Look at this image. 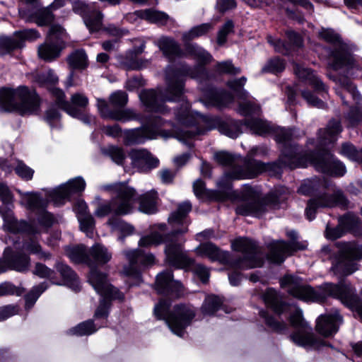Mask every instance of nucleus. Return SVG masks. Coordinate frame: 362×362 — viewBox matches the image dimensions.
I'll return each instance as SVG.
<instances>
[{"instance_id":"e2e57ef3","label":"nucleus","mask_w":362,"mask_h":362,"mask_svg":"<svg viewBox=\"0 0 362 362\" xmlns=\"http://www.w3.org/2000/svg\"><path fill=\"white\" fill-rule=\"evenodd\" d=\"M113 210L112 201H105L99 203L95 211V215L98 218H104L109 216Z\"/></svg>"},{"instance_id":"ddd939ff","label":"nucleus","mask_w":362,"mask_h":362,"mask_svg":"<svg viewBox=\"0 0 362 362\" xmlns=\"http://www.w3.org/2000/svg\"><path fill=\"white\" fill-rule=\"evenodd\" d=\"M319 36L327 42L336 44L332 52L329 65L334 70L348 69L352 64V58L348 51L347 46L342 43L339 35L330 29H322Z\"/></svg>"},{"instance_id":"4be33fe9","label":"nucleus","mask_w":362,"mask_h":362,"mask_svg":"<svg viewBox=\"0 0 362 362\" xmlns=\"http://www.w3.org/2000/svg\"><path fill=\"white\" fill-rule=\"evenodd\" d=\"M303 249H304V247L300 246L298 243L295 242L275 241L270 244V252L268 258L272 262L280 264L293 252Z\"/></svg>"},{"instance_id":"7ed1b4c3","label":"nucleus","mask_w":362,"mask_h":362,"mask_svg":"<svg viewBox=\"0 0 362 362\" xmlns=\"http://www.w3.org/2000/svg\"><path fill=\"white\" fill-rule=\"evenodd\" d=\"M281 286L296 298L304 301L323 302L327 296L339 299L345 306L356 312L362 318V300L356 294V289L344 281L338 284L326 283L316 291L303 284L302 280L292 275H286L280 281Z\"/></svg>"},{"instance_id":"f704fd0d","label":"nucleus","mask_w":362,"mask_h":362,"mask_svg":"<svg viewBox=\"0 0 362 362\" xmlns=\"http://www.w3.org/2000/svg\"><path fill=\"white\" fill-rule=\"evenodd\" d=\"M157 192L151 190L139 197V209L146 214H153L156 211Z\"/></svg>"},{"instance_id":"69168bd1","label":"nucleus","mask_w":362,"mask_h":362,"mask_svg":"<svg viewBox=\"0 0 362 362\" xmlns=\"http://www.w3.org/2000/svg\"><path fill=\"white\" fill-rule=\"evenodd\" d=\"M129 158V153H127L123 148H115V163L122 166L125 171L127 170L128 166L127 163H128Z\"/></svg>"},{"instance_id":"58836bf2","label":"nucleus","mask_w":362,"mask_h":362,"mask_svg":"<svg viewBox=\"0 0 362 362\" xmlns=\"http://www.w3.org/2000/svg\"><path fill=\"white\" fill-rule=\"evenodd\" d=\"M88 255L91 259V265L94 263L105 264L111 259V254L100 244H95L88 250Z\"/></svg>"},{"instance_id":"13d9d810","label":"nucleus","mask_w":362,"mask_h":362,"mask_svg":"<svg viewBox=\"0 0 362 362\" xmlns=\"http://www.w3.org/2000/svg\"><path fill=\"white\" fill-rule=\"evenodd\" d=\"M23 247L30 253L37 255L40 259H47L49 257V254L43 252L38 243L32 238H30L29 241L25 243Z\"/></svg>"},{"instance_id":"20e7f679","label":"nucleus","mask_w":362,"mask_h":362,"mask_svg":"<svg viewBox=\"0 0 362 362\" xmlns=\"http://www.w3.org/2000/svg\"><path fill=\"white\" fill-rule=\"evenodd\" d=\"M167 87L165 90L158 92L153 90H143L139 94L142 103L158 112L170 110L165 105L166 102L179 100L184 90V82L177 73L166 72Z\"/></svg>"},{"instance_id":"603ef678","label":"nucleus","mask_w":362,"mask_h":362,"mask_svg":"<svg viewBox=\"0 0 362 362\" xmlns=\"http://www.w3.org/2000/svg\"><path fill=\"white\" fill-rule=\"evenodd\" d=\"M101 19L100 12L93 10L88 17H85L84 23L91 32L97 31L100 28Z\"/></svg>"},{"instance_id":"c9c22d12","label":"nucleus","mask_w":362,"mask_h":362,"mask_svg":"<svg viewBox=\"0 0 362 362\" xmlns=\"http://www.w3.org/2000/svg\"><path fill=\"white\" fill-rule=\"evenodd\" d=\"M338 247L341 255L351 259H359L362 258V245H358L355 243H339Z\"/></svg>"},{"instance_id":"c756f323","label":"nucleus","mask_w":362,"mask_h":362,"mask_svg":"<svg viewBox=\"0 0 362 362\" xmlns=\"http://www.w3.org/2000/svg\"><path fill=\"white\" fill-rule=\"evenodd\" d=\"M16 192L20 195V204L27 209L35 211L45 209L46 206V202L37 192H23L21 189H16Z\"/></svg>"},{"instance_id":"6e6552de","label":"nucleus","mask_w":362,"mask_h":362,"mask_svg":"<svg viewBox=\"0 0 362 362\" xmlns=\"http://www.w3.org/2000/svg\"><path fill=\"white\" fill-rule=\"evenodd\" d=\"M184 241L170 240L165 248V260L171 266L179 269L193 268L194 274L203 283H206L209 278V272L202 264H194L193 259L189 257L183 251Z\"/></svg>"},{"instance_id":"423d86ee","label":"nucleus","mask_w":362,"mask_h":362,"mask_svg":"<svg viewBox=\"0 0 362 362\" xmlns=\"http://www.w3.org/2000/svg\"><path fill=\"white\" fill-rule=\"evenodd\" d=\"M40 98L35 90L25 86L16 88H0V109L6 112H37L40 107Z\"/></svg>"},{"instance_id":"f8f14e48","label":"nucleus","mask_w":362,"mask_h":362,"mask_svg":"<svg viewBox=\"0 0 362 362\" xmlns=\"http://www.w3.org/2000/svg\"><path fill=\"white\" fill-rule=\"evenodd\" d=\"M88 281L100 296V304L95 310V318H106L110 313L112 300V288L105 274L91 269Z\"/></svg>"},{"instance_id":"5fc2aeb1","label":"nucleus","mask_w":362,"mask_h":362,"mask_svg":"<svg viewBox=\"0 0 362 362\" xmlns=\"http://www.w3.org/2000/svg\"><path fill=\"white\" fill-rule=\"evenodd\" d=\"M285 69V63L283 60L278 57L271 59L267 63L263 66L262 71L267 73L277 74L281 72Z\"/></svg>"},{"instance_id":"473e14b6","label":"nucleus","mask_w":362,"mask_h":362,"mask_svg":"<svg viewBox=\"0 0 362 362\" xmlns=\"http://www.w3.org/2000/svg\"><path fill=\"white\" fill-rule=\"evenodd\" d=\"M157 45L163 54L170 59L180 57L182 54L179 44L171 37H160L157 41Z\"/></svg>"},{"instance_id":"6e6d98bb","label":"nucleus","mask_w":362,"mask_h":362,"mask_svg":"<svg viewBox=\"0 0 362 362\" xmlns=\"http://www.w3.org/2000/svg\"><path fill=\"white\" fill-rule=\"evenodd\" d=\"M233 101V96L226 92L216 93L211 100V105L221 109L228 106Z\"/></svg>"},{"instance_id":"aec40b11","label":"nucleus","mask_w":362,"mask_h":362,"mask_svg":"<svg viewBox=\"0 0 362 362\" xmlns=\"http://www.w3.org/2000/svg\"><path fill=\"white\" fill-rule=\"evenodd\" d=\"M332 196L323 194L322 196L310 199L305 209V216L310 221L315 218L317 209L320 207H332L337 205L346 206V200L339 190H333Z\"/></svg>"},{"instance_id":"9b49d317","label":"nucleus","mask_w":362,"mask_h":362,"mask_svg":"<svg viewBox=\"0 0 362 362\" xmlns=\"http://www.w3.org/2000/svg\"><path fill=\"white\" fill-rule=\"evenodd\" d=\"M232 247L234 250L243 254V257L231 262L234 267L247 269L262 266L263 255L254 241L246 238H239L232 243Z\"/></svg>"},{"instance_id":"3c124183","label":"nucleus","mask_w":362,"mask_h":362,"mask_svg":"<svg viewBox=\"0 0 362 362\" xmlns=\"http://www.w3.org/2000/svg\"><path fill=\"white\" fill-rule=\"evenodd\" d=\"M115 232L119 234L118 240L122 241L124 237L133 233L134 228L132 226L123 221L121 218H115Z\"/></svg>"},{"instance_id":"f3484780","label":"nucleus","mask_w":362,"mask_h":362,"mask_svg":"<svg viewBox=\"0 0 362 362\" xmlns=\"http://www.w3.org/2000/svg\"><path fill=\"white\" fill-rule=\"evenodd\" d=\"M86 182L81 177L69 180L67 182L48 192V198L55 204L64 203L65 199H69L72 195L81 193L84 190Z\"/></svg>"},{"instance_id":"e433bc0d","label":"nucleus","mask_w":362,"mask_h":362,"mask_svg":"<svg viewBox=\"0 0 362 362\" xmlns=\"http://www.w3.org/2000/svg\"><path fill=\"white\" fill-rule=\"evenodd\" d=\"M186 53L200 64H208L212 60V57L209 52L195 44L188 45L186 47Z\"/></svg>"},{"instance_id":"0e129e2a","label":"nucleus","mask_w":362,"mask_h":362,"mask_svg":"<svg viewBox=\"0 0 362 362\" xmlns=\"http://www.w3.org/2000/svg\"><path fill=\"white\" fill-rule=\"evenodd\" d=\"M72 10L74 13L79 14L85 20V17H88L93 8L87 5L84 1L76 0L72 4Z\"/></svg>"},{"instance_id":"37998d69","label":"nucleus","mask_w":362,"mask_h":362,"mask_svg":"<svg viewBox=\"0 0 362 362\" xmlns=\"http://www.w3.org/2000/svg\"><path fill=\"white\" fill-rule=\"evenodd\" d=\"M69 66L74 69H85L87 66V56L82 49L76 50L68 57Z\"/></svg>"},{"instance_id":"7c9ffc66","label":"nucleus","mask_w":362,"mask_h":362,"mask_svg":"<svg viewBox=\"0 0 362 362\" xmlns=\"http://www.w3.org/2000/svg\"><path fill=\"white\" fill-rule=\"evenodd\" d=\"M342 129L340 122L337 120H331L327 127L319 132V142L321 146H326L335 142Z\"/></svg>"},{"instance_id":"a211bd4d","label":"nucleus","mask_w":362,"mask_h":362,"mask_svg":"<svg viewBox=\"0 0 362 362\" xmlns=\"http://www.w3.org/2000/svg\"><path fill=\"white\" fill-rule=\"evenodd\" d=\"M267 148L262 146H255L244 158L245 171H234L233 176L238 178H253L259 173L267 169V166L252 158L255 156H263L266 154Z\"/></svg>"},{"instance_id":"412c9836","label":"nucleus","mask_w":362,"mask_h":362,"mask_svg":"<svg viewBox=\"0 0 362 362\" xmlns=\"http://www.w3.org/2000/svg\"><path fill=\"white\" fill-rule=\"evenodd\" d=\"M243 132L266 136L274 132L275 128L270 122L254 115H246L242 121Z\"/></svg>"},{"instance_id":"338daca9","label":"nucleus","mask_w":362,"mask_h":362,"mask_svg":"<svg viewBox=\"0 0 362 362\" xmlns=\"http://www.w3.org/2000/svg\"><path fill=\"white\" fill-rule=\"evenodd\" d=\"M260 314L264 318L266 324L272 329L283 332L286 329V325L284 322L276 320L273 317L269 316L265 311H261Z\"/></svg>"},{"instance_id":"052dcab7","label":"nucleus","mask_w":362,"mask_h":362,"mask_svg":"<svg viewBox=\"0 0 362 362\" xmlns=\"http://www.w3.org/2000/svg\"><path fill=\"white\" fill-rule=\"evenodd\" d=\"M234 24L231 20H228L218 33L217 42L222 45L226 42L227 36L233 32Z\"/></svg>"},{"instance_id":"680f3d73","label":"nucleus","mask_w":362,"mask_h":362,"mask_svg":"<svg viewBox=\"0 0 362 362\" xmlns=\"http://www.w3.org/2000/svg\"><path fill=\"white\" fill-rule=\"evenodd\" d=\"M16 173L22 179L29 180H31L34 173V170L27 166L23 162L18 160L15 168Z\"/></svg>"},{"instance_id":"09e8293b","label":"nucleus","mask_w":362,"mask_h":362,"mask_svg":"<svg viewBox=\"0 0 362 362\" xmlns=\"http://www.w3.org/2000/svg\"><path fill=\"white\" fill-rule=\"evenodd\" d=\"M135 14L141 18L153 23L162 22L167 18V16L164 13L151 9L138 11L135 12Z\"/></svg>"},{"instance_id":"bb28decb","label":"nucleus","mask_w":362,"mask_h":362,"mask_svg":"<svg viewBox=\"0 0 362 362\" xmlns=\"http://www.w3.org/2000/svg\"><path fill=\"white\" fill-rule=\"evenodd\" d=\"M196 253L201 257H206L211 261L226 262L228 261L229 254L219 250L211 243L200 244L196 249Z\"/></svg>"},{"instance_id":"864d4df0","label":"nucleus","mask_w":362,"mask_h":362,"mask_svg":"<svg viewBox=\"0 0 362 362\" xmlns=\"http://www.w3.org/2000/svg\"><path fill=\"white\" fill-rule=\"evenodd\" d=\"M340 152L350 160L362 163V148L358 151L352 144L345 143L342 145Z\"/></svg>"},{"instance_id":"8fccbe9b","label":"nucleus","mask_w":362,"mask_h":362,"mask_svg":"<svg viewBox=\"0 0 362 362\" xmlns=\"http://www.w3.org/2000/svg\"><path fill=\"white\" fill-rule=\"evenodd\" d=\"M97 331V328L95 327L92 320H87L83 322L78 324L75 327L71 329L69 332L71 334L83 336L89 335Z\"/></svg>"},{"instance_id":"4468645a","label":"nucleus","mask_w":362,"mask_h":362,"mask_svg":"<svg viewBox=\"0 0 362 362\" xmlns=\"http://www.w3.org/2000/svg\"><path fill=\"white\" fill-rule=\"evenodd\" d=\"M125 254L129 265L124 268L122 273L134 279L135 284H139L141 281L142 270L155 263V257L152 253H146L141 249L129 250Z\"/></svg>"},{"instance_id":"39448f33","label":"nucleus","mask_w":362,"mask_h":362,"mask_svg":"<svg viewBox=\"0 0 362 362\" xmlns=\"http://www.w3.org/2000/svg\"><path fill=\"white\" fill-rule=\"evenodd\" d=\"M153 313L158 320L165 322L173 334L183 337L185 329L195 317V309L189 305H177L171 310L170 302L162 299L155 305Z\"/></svg>"},{"instance_id":"a19ab883","label":"nucleus","mask_w":362,"mask_h":362,"mask_svg":"<svg viewBox=\"0 0 362 362\" xmlns=\"http://www.w3.org/2000/svg\"><path fill=\"white\" fill-rule=\"evenodd\" d=\"M22 47V40L16 36H0V54H8L13 50Z\"/></svg>"},{"instance_id":"de8ad7c7","label":"nucleus","mask_w":362,"mask_h":362,"mask_svg":"<svg viewBox=\"0 0 362 362\" xmlns=\"http://www.w3.org/2000/svg\"><path fill=\"white\" fill-rule=\"evenodd\" d=\"M48 288L47 283L43 282L40 285L33 287L29 293L25 296V308L30 309L39 298V296Z\"/></svg>"},{"instance_id":"393cba45","label":"nucleus","mask_w":362,"mask_h":362,"mask_svg":"<svg viewBox=\"0 0 362 362\" xmlns=\"http://www.w3.org/2000/svg\"><path fill=\"white\" fill-rule=\"evenodd\" d=\"M342 317L338 310H334L331 313L321 315L317 320L316 329L317 332L325 337L331 336L338 331Z\"/></svg>"},{"instance_id":"9d476101","label":"nucleus","mask_w":362,"mask_h":362,"mask_svg":"<svg viewBox=\"0 0 362 362\" xmlns=\"http://www.w3.org/2000/svg\"><path fill=\"white\" fill-rule=\"evenodd\" d=\"M290 321L296 329L294 333L291 335V339L296 345L307 349H320L327 345L323 340L315 337L312 328L303 317V312L300 309L293 308Z\"/></svg>"},{"instance_id":"bf43d9fd","label":"nucleus","mask_w":362,"mask_h":362,"mask_svg":"<svg viewBox=\"0 0 362 362\" xmlns=\"http://www.w3.org/2000/svg\"><path fill=\"white\" fill-rule=\"evenodd\" d=\"M320 181L317 179L305 180L299 187L298 192L303 195H310L318 190Z\"/></svg>"},{"instance_id":"49530a36","label":"nucleus","mask_w":362,"mask_h":362,"mask_svg":"<svg viewBox=\"0 0 362 362\" xmlns=\"http://www.w3.org/2000/svg\"><path fill=\"white\" fill-rule=\"evenodd\" d=\"M33 79L40 86L54 85L58 82V77L52 70L34 74Z\"/></svg>"},{"instance_id":"4c0bfd02","label":"nucleus","mask_w":362,"mask_h":362,"mask_svg":"<svg viewBox=\"0 0 362 362\" xmlns=\"http://www.w3.org/2000/svg\"><path fill=\"white\" fill-rule=\"evenodd\" d=\"M339 223L345 232L351 231L356 235H361L360 230L361 223L358 218L354 214H347L343 217H341Z\"/></svg>"},{"instance_id":"0eeeda50","label":"nucleus","mask_w":362,"mask_h":362,"mask_svg":"<svg viewBox=\"0 0 362 362\" xmlns=\"http://www.w3.org/2000/svg\"><path fill=\"white\" fill-rule=\"evenodd\" d=\"M192 205L189 202H184L178 206L177 210L173 212L168 218V222L172 227L181 226L180 229L175 230L168 235L166 240H164L163 236L158 232H153L148 235L143 236L139 242V245L141 247H150L158 245L165 242L166 244L170 240L184 241L178 235L187 231V223L186 217L187 214L191 211Z\"/></svg>"},{"instance_id":"72a5a7b5","label":"nucleus","mask_w":362,"mask_h":362,"mask_svg":"<svg viewBox=\"0 0 362 362\" xmlns=\"http://www.w3.org/2000/svg\"><path fill=\"white\" fill-rule=\"evenodd\" d=\"M263 299L265 303L278 314L282 313L288 307L281 301L277 292L272 288L266 290L263 294Z\"/></svg>"},{"instance_id":"dca6fc26","label":"nucleus","mask_w":362,"mask_h":362,"mask_svg":"<svg viewBox=\"0 0 362 362\" xmlns=\"http://www.w3.org/2000/svg\"><path fill=\"white\" fill-rule=\"evenodd\" d=\"M64 34V29L61 25H52L46 41L38 47L39 57L45 61H52L59 57L62 49L61 38Z\"/></svg>"},{"instance_id":"2eb2a0df","label":"nucleus","mask_w":362,"mask_h":362,"mask_svg":"<svg viewBox=\"0 0 362 362\" xmlns=\"http://www.w3.org/2000/svg\"><path fill=\"white\" fill-rule=\"evenodd\" d=\"M214 158L219 164L230 168L228 172L224 173L223 177L217 182V185L220 189L223 192H226L230 188V180L240 179L233 176L234 171H245L244 159L239 156H234L226 151L216 153L214 154Z\"/></svg>"},{"instance_id":"5701e85b","label":"nucleus","mask_w":362,"mask_h":362,"mask_svg":"<svg viewBox=\"0 0 362 362\" xmlns=\"http://www.w3.org/2000/svg\"><path fill=\"white\" fill-rule=\"evenodd\" d=\"M130 164L140 171H148L158 167L159 160L146 149H134L129 153Z\"/></svg>"},{"instance_id":"f257e3e1","label":"nucleus","mask_w":362,"mask_h":362,"mask_svg":"<svg viewBox=\"0 0 362 362\" xmlns=\"http://www.w3.org/2000/svg\"><path fill=\"white\" fill-rule=\"evenodd\" d=\"M141 127L134 129L127 135L129 144H142L147 139L175 136L178 139L191 138L205 131L217 129L221 134L235 139L243 132L242 121L218 115H176L175 122L164 121L160 116L147 115Z\"/></svg>"},{"instance_id":"cd10ccee","label":"nucleus","mask_w":362,"mask_h":362,"mask_svg":"<svg viewBox=\"0 0 362 362\" xmlns=\"http://www.w3.org/2000/svg\"><path fill=\"white\" fill-rule=\"evenodd\" d=\"M30 259L25 255L19 254L9 258L5 256L4 261L0 260V274L7 269H13L17 272H23L28 270Z\"/></svg>"},{"instance_id":"c85d7f7f","label":"nucleus","mask_w":362,"mask_h":362,"mask_svg":"<svg viewBox=\"0 0 362 362\" xmlns=\"http://www.w3.org/2000/svg\"><path fill=\"white\" fill-rule=\"evenodd\" d=\"M55 269L59 273L62 279L63 284L53 281V284L57 285H65L70 287L73 290H78L79 288V281L76 274L66 264L63 262H58L55 264Z\"/></svg>"},{"instance_id":"c03bdc74","label":"nucleus","mask_w":362,"mask_h":362,"mask_svg":"<svg viewBox=\"0 0 362 362\" xmlns=\"http://www.w3.org/2000/svg\"><path fill=\"white\" fill-rule=\"evenodd\" d=\"M214 24L207 23L192 28L189 32L182 35L184 41H189L194 37L202 36L213 29Z\"/></svg>"},{"instance_id":"4d7b16f0","label":"nucleus","mask_w":362,"mask_h":362,"mask_svg":"<svg viewBox=\"0 0 362 362\" xmlns=\"http://www.w3.org/2000/svg\"><path fill=\"white\" fill-rule=\"evenodd\" d=\"M78 220L80 223V228L82 231L86 233L87 236L92 237L95 221L93 216L86 215L85 216H78Z\"/></svg>"},{"instance_id":"f03ea898","label":"nucleus","mask_w":362,"mask_h":362,"mask_svg":"<svg viewBox=\"0 0 362 362\" xmlns=\"http://www.w3.org/2000/svg\"><path fill=\"white\" fill-rule=\"evenodd\" d=\"M291 129L279 128L276 132V140L282 144L280 161L290 168H305L309 163L319 172L333 175L343 176L346 173L344 165L328 151L321 153H303L300 148L291 142Z\"/></svg>"},{"instance_id":"b1692460","label":"nucleus","mask_w":362,"mask_h":362,"mask_svg":"<svg viewBox=\"0 0 362 362\" xmlns=\"http://www.w3.org/2000/svg\"><path fill=\"white\" fill-rule=\"evenodd\" d=\"M156 290L160 294H171L179 296L182 293V286L175 281L169 270L158 274L156 276Z\"/></svg>"},{"instance_id":"6ab92c4d","label":"nucleus","mask_w":362,"mask_h":362,"mask_svg":"<svg viewBox=\"0 0 362 362\" xmlns=\"http://www.w3.org/2000/svg\"><path fill=\"white\" fill-rule=\"evenodd\" d=\"M136 198L135 190L125 183L115 185V215L130 213Z\"/></svg>"},{"instance_id":"2f4dec72","label":"nucleus","mask_w":362,"mask_h":362,"mask_svg":"<svg viewBox=\"0 0 362 362\" xmlns=\"http://www.w3.org/2000/svg\"><path fill=\"white\" fill-rule=\"evenodd\" d=\"M294 72L298 78L308 81L319 93H327V87L325 85L317 76L313 74L309 69L296 64L294 66Z\"/></svg>"},{"instance_id":"79ce46f5","label":"nucleus","mask_w":362,"mask_h":362,"mask_svg":"<svg viewBox=\"0 0 362 362\" xmlns=\"http://www.w3.org/2000/svg\"><path fill=\"white\" fill-rule=\"evenodd\" d=\"M222 299L216 296H208L202 306V313L204 315H214L222 306Z\"/></svg>"},{"instance_id":"a18cd8bd","label":"nucleus","mask_w":362,"mask_h":362,"mask_svg":"<svg viewBox=\"0 0 362 362\" xmlns=\"http://www.w3.org/2000/svg\"><path fill=\"white\" fill-rule=\"evenodd\" d=\"M33 16L35 22L40 26H44L50 24L54 19L52 11L48 7L42 8L37 10Z\"/></svg>"},{"instance_id":"a878e982","label":"nucleus","mask_w":362,"mask_h":362,"mask_svg":"<svg viewBox=\"0 0 362 362\" xmlns=\"http://www.w3.org/2000/svg\"><path fill=\"white\" fill-rule=\"evenodd\" d=\"M4 219V227L6 230L16 233L23 231L30 235H36L41 233V230L34 225H30L25 221H17L14 218L13 213L11 210H7L2 213Z\"/></svg>"},{"instance_id":"1a4fd4ad","label":"nucleus","mask_w":362,"mask_h":362,"mask_svg":"<svg viewBox=\"0 0 362 362\" xmlns=\"http://www.w3.org/2000/svg\"><path fill=\"white\" fill-rule=\"evenodd\" d=\"M243 202L236 208V213L243 216L259 217L267 208H276L279 202L276 194H271L261 200L257 191L250 187L243 191Z\"/></svg>"},{"instance_id":"774afa93","label":"nucleus","mask_w":362,"mask_h":362,"mask_svg":"<svg viewBox=\"0 0 362 362\" xmlns=\"http://www.w3.org/2000/svg\"><path fill=\"white\" fill-rule=\"evenodd\" d=\"M33 273L40 278H48L50 279L52 282L54 281V272L45 264L40 263L36 264Z\"/></svg>"},{"instance_id":"ea45409f","label":"nucleus","mask_w":362,"mask_h":362,"mask_svg":"<svg viewBox=\"0 0 362 362\" xmlns=\"http://www.w3.org/2000/svg\"><path fill=\"white\" fill-rule=\"evenodd\" d=\"M68 257L76 263L84 262L91 266V259L88 255V250L83 245H79L70 248L66 251Z\"/></svg>"}]
</instances>
